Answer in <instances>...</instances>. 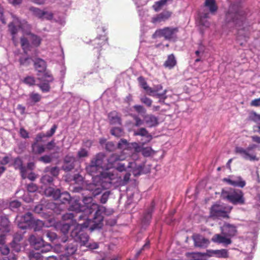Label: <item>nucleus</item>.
I'll return each instance as SVG.
<instances>
[{
  "label": "nucleus",
  "instance_id": "obj_1",
  "mask_svg": "<svg viewBox=\"0 0 260 260\" xmlns=\"http://www.w3.org/2000/svg\"><path fill=\"white\" fill-rule=\"evenodd\" d=\"M92 196L84 197L82 202L83 205H81L79 201L76 199V201L72 203L70 206L71 211H75L78 215V221H82V219H86L88 217L91 219L92 214L94 213L92 219L94 223V226L92 229L99 226L100 222L103 221V213L106 212L105 207L100 206L96 203H92Z\"/></svg>",
  "mask_w": 260,
  "mask_h": 260
},
{
  "label": "nucleus",
  "instance_id": "obj_2",
  "mask_svg": "<svg viewBox=\"0 0 260 260\" xmlns=\"http://www.w3.org/2000/svg\"><path fill=\"white\" fill-rule=\"evenodd\" d=\"M228 26H234L237 30V38L242 45L248 37L250 24L247 21L245 13L237 5H232L225 15Z\"/></svg>",
  "mask_w": 260,
  "mask_h": 260
},
{
  "label": "nucleus",
  "instance_id": "obj_3",
  "mask_svg": "<svg viewBox=\"0 0 260 260\" xmlns=\"http://www.w3.org/2000/svg\"><path fill=\"white\" fill-rule=\"evenodd\" d=\"M118 180L117 174L110 171H105L101 173L100 176L92 177V182L86 183L84 189L90 192L92 196L100 194L104 189L109 188L112 184L116 183Z\"/></svg>",
  "mask_w": 260,
  "mask_h": 260
},
{
  "label": "nucleus",
  "instance_id": "obj_4",
  "mask_svg": "<svg viewBox=\"0 0 260 260\" xmlns=\"http://www.w3.org/2000/svg\"><path fill=\"white\" fill-rule=\"evenodd\" d=\"M82 220H83V222L78 223L71 232V237L75 241L78 242L81 245L85 246L90 249L98 248V244L97 243L89 242V236L84 232V229L89 228L90 231H93L95 229H100L103 225V222H100L99 226L92 229V228L94 226V223H95L93 220L89 219L88 217L86 219H82Z\"/></svg>",
  "mask_w": 260,
  "mask_h": 260
},
{
  "label": "nucleus",
  "instance_id": "obj_5",
  "mask_svg": "<svg viewBox=\"0 0 260 260\" xmlns=\"http://www.w3.org/2000/svg\"><path fill=\"white\" fill-rule=\"evenodd\" d=\"M123 158L111 155L108 159H105L104 154L99 153L91 159L90 164L86 167V170L92 177L100 176L101 173L105 171H110L117 174L115 170H110V168L113 166V162L115 160Z\"/></svg>",
  "mask_w": 260,
  "mask_h": 260
},
{
  "label": "nucleus",
  "instance_id": "obj_6",
  "mask_svg": "<svg viewBox=\"0 0 260 260\" xmlns=\"http://www.w3.org/2000/svg\"><path fill=\"white\" fill-rule=\"evenodd\" d=\"M13 20L9 24V29L12 35V40L14 42L15 40V35L18 31V27L22 30L26 35L30 36V40L32 45L35 47H38L40 45L42 39L40 37L30 33V25L25 20H20L15 16H13Z\"/></svg>",
  "mask_w": 260,
  "mask_h": 260
},
{
  "label": "nucleus",
  "instance_id": "obj_7",
  "mask_svg": "<svg viewBox=\"0 0 260 260\" xmlns=\"http://www.w3.org/2000/svg\"><path fill=\"white\" fill-rule=\"evenodd\" d=\"M122 150V152L120 155L116 153L112 154L116 155L119 158H123V159H117L115 160L113 162V166L110 168V170H111V169L115 168L117 171L122 172L126 171V169H127L128 171L132 172L135 176L140 175L142 173L144 166V164L139 162L138 160L129 162L126 165L125 163L119 162V161L125 159L127 157L128 155L130 154V153L127 150H124V149Z\"/></svg>",
  "mask_w": 260,
  "mask_h": 260
},
{
  "label": "nucleus",
  "instance_id": "obj_8",
  "mask_svg": "<svg viewBox=\"0 0 260 260\" xmlns=\"http://www.w3.org/2000/svg\"><path fill=\"white\" fill-rule=\"evenodd\" d=\"M118 148L119 149L127 150L130 154L132 153V157L135 159L137 156V153L142 152L144 156H150L152 153L151 147L143 148L136 142L128 143L125 139H121L118 143Z\"/></svg>",
  "mask_w": 260,
  "mask_h": 260
},
{
  "label": "nucleus",
  "instance_id": "obj_9",
  "mask_svg": "<svg viewBox=\"0 0 260 260\" xmlns=\"http://www.w3.org/2000/svg\"><path fill=\"white\" fill-rule=\"evenodd\" d=\"M221 197L234 204H243L245 201L243 192L239 189L224 188L222 190Z\"/></svg>",
  "mask_w": 260,
  "mask_h": 260
},
{
  "label": "nucleus",
  "instance_id": "obj_10",
  "mask_svg": "<svg viewBox=\"0 0 260 260\" xmlns=\"http://www.w3.org/2000/svg\"><path fill=\"white\" fill-rule=\"evenodd\" d=\"M44 193L46 196L52 197L55 200L60 199L63 204L69 203L70 210H71L70 206L72 205V203L76 201V199H71L70 194L68 192L61 193L59 189H55L51 187L45 189Z\"/></svg>",
  "mask_w": 260,
  "mask_h": 260
},
{
  "label": "nucleus",
  "instance_id": "obj_11",
  "mask_svg": "<svg viewBox=\"0 0 260 260\" xmlns=\"http://www.w3.org/2000/svg\"><path fill=\"white\" fill-rule=\"evenodd\" d=\"M257 147L255 144H251L247 148L236 147L235 153L238 154L244 159L250 161H257L258 158L254 149Z\"/></svg>",
  "mask_w": 260,
  "mask_h": 260
},
{
  "label": "nucleus",
  "instance_id": "obj_12",
  "mask_svg": "<svg viewBox=\"0 0 260 260\" xmlns=\"http://www.w3.org/2000/svg\"><path fill=\"white\" fill-rule=\"evenodd\" d=\"M57 252H63L59 256L60 260H69V256L75 253L77 250V245L75 242L68 243L67 245L56 244L54 247Z\"/></svg>",
  "mask_w": 260,
  "mask_h": 260
},
{
  "label": "nucleus",
  "instance_id": "obj_13",
  "mask_svg": "<svg viewBox=\"0 0 260 260\" xmlns=\"http://www.w3.org/2000/svg\"><path fill=\"white\" fill-rule=\"evenodd\" d=\"M62 219L64 220H69V222L62 223L60 225V231L66 235L68 233L69 230L72 226H74V228L78 224L77 223V220L78 219V215L77 214H74L73 213H67L62 216Z\"/></svg>",
  "mask_w": 260,
  "mask_h": 260
},
{
  "label": "nucleus",
  "instance_id": "obj_14",
  "mask_svg": "<svg viewBox=\"0 0 260 260\" xmlns=\"http://www.w3.org/2000/svg\"><path fill=\"white\" fill-rule=\"evenodd\" d=\"M231 207L222 204L216 203L213 205L210 211L211 216L217 218H226L232 209Z\"/></svg>",
  "mask_w": 260,
  "mask_h": 260
},
{
  "label": "nucleus",
  "instance_id": "obj_15",
  "mask_svg": "<svg viewBox=\"0 0 260 260\" xmlns=\"http://www.w3.org/2000/svg\"><path fill=\"white\" fill-rule=\"evenodd\" d=\"M178 32V28L177 27H166L156 30L153 35V38L163 37L166 40H175L177 38Z\"/></svg>",
  "mask_w": 260,
  "mask_h": 260
},
{
  "label": "nucleus",
  "instance_id": "obj_16",
  "mask_svg": "<svg viewBox=\"0 0 260 260\" xmlns=\"http://www.w3.org/2000/svg\"><path fill=\"white\" fill-rule=\"evenodd\" d=\"M38 80L41 82L37 85L43 92L50 91V83L53 81V78L49 73H45L42 77H38Z\"/></svg>",
  "mask_w": 260,
  "mask_h": 260
},
{
  "label": "nucleus",
  "instance_id": "obj_17",
  "mask_svg": "<svg viewBox=\"0 0 260 260\" xmlns=\"http://www.w3.org/2000/svg\"><path fill=\"white\" fill-rule=\"evenodd\" d=\"M34 220L32 214L30 212H27L23 216H17L16 218L18 226L22 229L29 228Z\"/></svg>",
  "mask_w": 260,
  "mask_h": 260
},
{
  "label": "nucleus",
  "instance_id": "obj_18",
  "mask_svg": "<svg viewBox=\"0 0 260 260\" xmlns=\"http://www.w3.org/2000/svg\"><path fill=\"white\" fill-rule=\"evenodd\" d=\"M29 10L35 17L41 20H50L53 17V14L51 12L41 10L38 8L31 7L29 8Z\"/></svg>",
  "mask_w": 260,
  "mask_h": 260
},
{
  "label": "nucleus",
  "instance_id": "obj_19",
  "mask_svg": "<svg viewBox=\"0 0 260 260\" xmlns=\"http://www.w3.org/2000/svg\"><path fill=\"white\" fill-rule=\"evenodd\" d=\"M220 230L222 234L230 237L231 239L237 234V227L234 224L228 223H225L221 226Z\"/></svg>",
  "mask_w": 260,
  "mask_h": 260
},
{
  "label": "nucleus",
  "instance_id": "obj_20",
  "mask_svg": "<svg viewBox=\"0 0 260 260\" xmlns=\"http://www.w3.org/2000/svg\"><path fill=\"white\" fill-rule=\"evenodd\" d=\"M211 240L214 243L222 244L224 246H227L232 243V240L230 237L221 233V234H217L214 235L212 237Z\"/></svg>",
  "mask_w": 260,
  "mask_h": 260
},
{
  "label": "nucleus",
  "instance_id": "obj_21",
  "mask_svg": "<svg viewBox=\"0 0 260 260\" xmlns=\"http://www.w3.org/2000/svg\"><path fill=\"white\" fill-rule=\"evenodd\" d=\"M75 161L76 158L74 156L70 154L67 155L64 158L62 169L66 172L71 171L75 167Z\"/></svg>",
  "mask_w": 260,
  "mask_h": 260
},
{
  "label": "nucleus",
  "instance_id": "obj_22",
  "mask_svg": "<svg viewBox=\"0 0 260 260\" xmlns=\"http://www.w3.org/2000/svg\"><path fill=\"white\" fill-rule=\"evenodd\" d=\"M192 239L196 247L205 248L207 247L209 244V241L208 239L199 234L193 235L192 236Z\"/></svg>",
  "mask_w": 260,
  "mask_h": 260
},
{
  "label": "nucleus",
  "instance_id": "obj_23",
  "mask_svg": "<svg viewBox=\"0 0 260 260\" xmlns=\"http://www.w3.org/2000/svg\"><path fill=\"white\" fill-rule=\"evenodd\" d=\"M73 181L74 182L75 184L78 186H75L73 187V191L74 192H80L85 186L83 177L79 174H76L73 177Z\"/></svg>",
  "mask_w": 260,
  "mask_h": 260
},
{
  "label": "nucleus",
  "instance_id": "obj_24",
  "mask_svg": "<svg viewBox=\"0 0 260 260\" xmlns=\"http://www.w3.org/2000/svg\"><path fill=\"white\" fill-rule=\"evenodd\" d=\"M207 255L208 256H215L218 258H227L229 257V253L226 249L220 250H208Z\"/></svg>",
  "mask_w": 260,
  "mask_h": 260
},
{
  "label": "nucleus",
  "instance_id": "obj_25",
  "mask_svg": "<svg viewBox=\"0 0 260 260\" xmlns=\"http://www.w3.org/2000/svg\"><path fill=\"white\" fill-rule=\"evenodd\" d=\"M224 180L228 184L234 186L243 188L246 184L245 181L240 176H237L232 178H225Z\"/></svg>",
  "mask_w": 260,
  "mask_h": 260
},
{
  "label": "nucleus",
  "instance_id": "obj_26",
  "mask_svg": "<svg viewBox=\"0 0 260 260\" xmlns=\"http://www.w3.org/2000/svg\"><path fill=\"white\" fill-rule=\"evenodd\" d=\"M154 203L152 202L149 208L144 213L142 218V223L143 226L148 225L151 219V214L154 210Z\"/></svg>",
  "mask_w": 260,
  "mask_h": 260
},
{
  "label": "nucleus",
  "instance_id": "obj_27",
  "mask_svg": "<svg viewBox=\"0 0 260 260\" xmlns=\"http://www.w3.org/2000/svg\"><path fill=\"white\" fill-rule=\"evenodd\" d=\"M109 122L112 125H121V115L116 111L111 112L108 114Z\"/></svg>",
  "mask_w": 260,
  "mask_h": 260
},
{
  "label": "nucleus",
  "instance_id": "obj_28",
  "mask_svg": "<svg viewBox=\"0 0 260 260\" xmlns=\"http://www.w3.org/2000/svg\"><path fill=\"white\" fill-rule=\"evenodd\" d=\"M34 66L38 72L37 75L39 77H41V73H43L44 75V73H47L46 72V63L44 60L40 58L36 59L34 61Z\"/></svg>",
  "mask_w": 260,
  "mask_h": 260
},
{
  "label": "nucleus",
  "instance_id": "obj_29",
  "mask_svg": "<svg viewBox=\"0 0 260 260\" xmlns=\"http://www.w3.org/2000/svg\"><path fill=\"white\" fill-rule=\"evenodd\" d=\"M29 242L30 245L36 249L39 250L44 245V242L41 237H37L31 235L29 238Z\"/></svg>",
  "mask_w": 260,
  "mask_h": 260
},
{
  "label": "nucleus",
  "instance_id": "obj_30",
  "mask_svg": "<svg viewBox=\"0 0 260 260\" xmlns=\"http://www.w3.org/2000/svg\"><path fill=\"white\" fill-rule=\"evenodd\" d=\"M171 12L168 11H163L161 13L152 17V22L155 23L160 22L161 21H165L171 17Z\"/></svg>",
  "mask_w": 260,
  "mask_h": 260
},
{
  "label": "nucleus",
  "instance_id": "obj_31",
  "mask_svg": "<svg viewBox=\"0 0 260 260\" xmlns=\"http://www.w3.org/2000/svg\"><path fill=\"white\" fill-rule=\"evenodd\" d=\"M14 166L15 169L20 170L21 176L23 179L26 178V168L25 167L23 166L22 161L20 158L17 157L15 159L14 162Z\"/></svg>",
  "mask_w": 260,
  "mask_h": 260
},
{
  "label": "nucleus",
  "instance_id": "obj_32",
  "mask_svg": "<svg viewBox=\"0 0 260 260\" xmlns=\"http://www.w3.org/2000/svg\"><path fill=\"white\" fill-rule=\"evenodd\" d=\"M209 14L207 12H200L199 17L197 20V22L199 25L208 27L210 25L209 22L207 20L208 18Z\"/></svg>",
  "mask_w": 260,
  "mask_h": 260
},
{
  "label": "nucleus",
  "instance_id": "obj_33",
  "mask_svg": "<svg viewBox=\"0 0 260 260\" xmlns=\"http://www.w3.org/2000/svg\"><path fill=\"white\" fill-rule=\"evenodd\" d=\"M134 135L145 137V140L144 142L143 143V145L146 143L149 142L152 139V136L148 133V131L145 128H141L135 131Z\"/></svg>",
  "mask_w": 260,
  "mask_h": 260
},
{
  "label": "nucleus",
  "instance_id": "obj_34",
  "mask_svg": "<svg viewBox=\"0 0 260 260\" xmlns=\"http://www.w3.org/2000/svg\"><path fill=\"white\" fill-rule=\"evenodd\" d=\"M143 118L144 121L149 127L155 126L158 124V118L153 115H146Z\"/></svg>",
  "mask_w": 260,
  "mask_h": 260
},
{
  "label": "nucleus",
  "instance_id": "obj_35",
  "mask_svg": "<svg viewBox=\"0 0 260 260\" xmlns=\"http://www.w3.org/2000/svg\"><path fill=\"white\" fill-rule=\"evenodd\" d=\"M1 229L3 232H9V221L8 218L6 216H2L1 218Z\"/></svg>",
  "mask_w": 260,
  "mask_h": 260
},
{
  "label": "nucleus",
  "instance_id": "obj_36",
  "mask_svg": "<svg viewBox=\"0 0 260 260\" xmlns=\"http://www.w3.org/2000/svg\"><path fill=\"white\" fill-rule=\"evenodd\" d=\"M249 119L257 124V126H255L253 128V130L255 132V129L259 130L260 129V115L257 114L255 112H252L249 116Z\"/></svg>",
  "mask_w": 260,
  "mask_h": 260
},
{
  "label": "nucleus",
  "instance_id": "obj_37",
  "mask_svg": "<svg viewBox=\"0 0 260 260\" xmlns=\"http://www.w3.org/2000/svg\"><path fill=\"white\" fill-rule=\"evenodd\" d=\"M149 89V95L156 97L159 99V101L160 102L161 100L164 101L166 99H167V96L166 95L167 90H165L162 93H159L157 92H155L154 90H152V88H150Z\"/></svg>",
  "mask_w": 260,
  "mask_h": 260
},
{
  "label": "nucleus",
  "instance_id": "obj_38",
  "mask_svg": "<svg viewBox=\"0 0 260 260\" xmlns=\"http://www.w3.org/2000/svg\"><path fill=\"white\" fill-rule=\"evenodd\" d=\"M205 6L207 7L211 13L216 12L217 9L215 0H205Z\"/></svg>",
  "mask_w": 260,
  "mask_h": 260
},
{
  "label": "nucleus",
  "instance_id": "obj_39",
  "mask_svg": "<svg viewBox=\"0 0 260 260\" xmlns=\"http://www.w3.org/2000/svg\"><path fill=\"white\" fill-rule=\"evenodd\" d=\"M176 64V60L173 54L168 56L167 60L165 62V66L170 69L173 68Z\"/></svg>",
  "mask_w": 260,
  "mask_h": 260
},
{
  "label": "nucleus",
  "instance_id": "obj_40",
  "mask_svg": "<svg viewBox=\"0 0 260 260\" xmlns=\"http://www.w3.org/2000/svg\"><path fill=\"white\" fill-rule=\"evenodd\" d=\"M43 222L39 219H34L29 228H32L35 231H39L43 226Z\"/></svg>",
  "mask_w": 260,
  "mask_h": 260
},
{
  "label": "nucleus",
  "instance_id": "obj_41",
  "mask_svg": "<svg viewBox=\"0 0 260 260\" xmlns=\"http://www.w3.org/2000/svg\"><path fill=\"white\" fill-rule=\"evenodd\" d=\"M33 152L36 154H41L45 151V147L42 145H40L35 142L32 144Z\"/></svg>",
  "mask_w": 260,
  "mask_h": 260
},
{
  "label": "nucleus",
  "instance_id": "obj_42",
  "mask_svg": "<svg viewBox=\"0 0 260 260\" xmlns=\"http://www.w3.org/2000/svg\"><path fill=\"white\" fill-rule=\"evenodd\" d=\"M172 0H160L155 3L153 8L156 12L159 11L167 3V2H172Z\"/></svg>",
  "mask_w": 260,
  "mask_h": 260
},
{
  "label": "nucleus",
  "instance_id": "obj_43",
  "mask_svg": "<svg viewBox=\"0 0 260 260\" xmlns=\"http://www.w3.org/2000/svg\"><path fill=\"white\" fill-rule=\"evenodd\" d=\"M21 47L25 53H27V51L30 49V45L28 40L24 37L21 38Z\"/></svg>",
  "mask_w": 260,
  "mask_h": 260
},
{
  "label": "nucleus",
  "instance_id": "obj_44",
  "mask_svg": "<svg viewBox=\"0 0 260 260\" xmlns=\"http://www.w3.org/2000/svg\"><path fill=\"white\" fill-rule=\"evenodd\" d=\"M111 134L116 137H120L123 136V132L120 127H114L111 129Z\"/></svg>",
  "mask_w": 260,
  "mask_h": 260
},
{
  "label": "nucleus",
  "instance_id": "obj_45",
  "mask_svg": "<svg viewBox=\"0 0 260 260\" xmlns=\"http://www.w3.org/2000/svg\"><path fill=\"white\" fill-rule=\"evenodd\" d=\"M53 181V178L49 175H45L42 177L41 182L44 185L50 184Z\"/></svg>",
  "mask_w": 260,
  "mask_h": 260
},
{
  "label": "nucleus",
  "instance_id": "obj_46",
  "mask_svg": "<svg viewBox=\"0 0 260 260\" xmlns=\"http://www.w3.org/2000/svg\"><path fill=\"white\" fill-rule=\"evenodd\" d=\"M29 256L30 260H42V255L39 252L31 251Z\"/></svg>",
  "mask_w": 260,
  "mask_h": 260
},
{
  "label": "nucleus",
  "instance_id": "obj_47",
  "mask_svg": "<svg viewBox=\"0 0 260 260\" xmlns=\"http://www.w3.org/2000/svg\"><path fill=\"white\" fill-rule=\"evenodd\" d=\"M44 235L48 238V239L51 242L55 240L57 238V235L55 233L49 231L45 232Z\"/></svg>",
  "mask_w": 260,
  "mask_h": 260
},
{
  "label": "nucleus",
  "instance_id": "obj_48",
  "mask_svg": "<svg viewBox=\"0 0 260 260\" xmlns=\"http://www.w3.org/2000/svg\"><path fill=\"white\" fill-rule=\"evenodd\" d=\"M23 82L29 86H32L35 85L36 80L33 77L27 76L24 78Z\"/></svg>",
  "mask_w": 260,
  "mask_h": 260
},
{
  "label": "nucleus",
  "instance_id": "obj_49",
  "mask_svg": "<svg viewBox=\"0 0 260 260\" xmlns=\"http://www.w3.org/2000/svg\"><path fill=\"white\" fill-rule=\"evenodd\" d=\"M138 80L141 84V87L143 89L146 90L147 91V92L148 93V94H149V89H150L151 88L148 86V85H147V83L146 82V81H145L144 79L142 77H140L138 78Z\"/></svg>",
  "mask_w": 260,
  "mask_h": 260
},
{
  "label": "nucleus",
  "instance_id": "obj_50",
  "mask_svg": "<svg viewBox=\"0 0 260 260\" xmlns=\"http://www.w3.org/2000/svg\"><path fill=\"white\" fill-rule=\"evenodd\" d=\"M106 43L107 40L104 36L100 38H97L94 40V45L98 44V45L100 46V47L105 45Z\"/></svg>",
  "mask_w": 260,
  "mask_h": 260
},
{
  "label": "nucleus",
  "instance_id": "obj_51",
  "mask_svg": "<svg viewBox=\"0 0 260 260\" xmlns=\"http://www.w3.org/2000/svg\"><path fill=\"white\" fill-rule=\"evenodd\" d=\"M29 97L30 100L35 103L39 102L41 99V95L35 92L31 93L29 95Z\"/></svg>",
  "mask_w": 260,
  "mask_h": 260
},
{
  "label": "nucleus",
  "instance_id": "obj_52",
  "mask_svg": "<svg viewBox=\"0 0 260 260\" xmlns=\"http://www.w3.org/2000/svg\"><path fill=\"white\" fill-rule=\"evenodd\" d=\"M88 155V151L87 149L84 148H81L78 152L77 156L78 158H82L87 156Z\"/></svg>",
  "mask_w": 260,
  "mask_h": 260
},
{
  "label": "nucleus",
  "instance_id": "obj_53",
  "mask_svg": "<svg viewBox=\"0 0 260 260\" xmlns=\"http://www.w3.org/2000/svg\"><path fill=\"white\" fill-rule=\"evenodd\" d=\"M20 206V203L18 201L14 200L10 203L9 208L12 210L14 211Z\"/></svg>",
  "mask_w": 260,
  "mask_h": 260
},
{
  "label": "nucleus",
  "instance_id": "obj_54",
  "mask_svg": "<svg viewBox=\"0 0 260 260\" xmlns=\"http://www.w3.org/2000/svg\"><path fill=\"white\" fill-rule=\"evenodd\" d=\"M31 58L30 57H21L19 59L20 64L21 66H28L30 63Z\"/></svg>",
  "mask_w": 260,
  "mask_h": 260
},
{
  "label": "nucleus",
  "instance_id": "obj_55",
  "mask_svg": "<svg viewBox=\"0 0 260 260\" xmlns=\"http://www.w3.org/2000/svg\"><path fill=\"white\" fill-rule=\"evenodd\" d=\"M57 128V126L56 124H54L52 127L51 128L50 130L49 131H48L46 132V134H45L46 137H51L52 136L54 133H55V131Z\"/></svg>",
  "mask_w": 260,
  "mask_h": 260
},
{
  "label": "nucleus",
  "instance_id": "obj_56",
  "mask_svg": "<svg viewBox=\"0 0 260 260\" xmlns=\"http://www.w3.org/2000/svg\"><path fill=\"white\" fill-rule=\"evenodd\" d=\"M134 108L137 112L141 114H145L146 112V109L141 105H135Z\"/></svg>",
  "mask_w": 260,
  "mask_h": 260
},
{
  "label": "nucleus",
  "instance_id": "obj_57",
  "mask_svg": "<svg viewBox=\"0 0 260 260\" xmlns=\"http://www.w3.org/2000/svg\"><path fill=\"white\" fill-rule=\"evenodd\" d=\"M140 100L142 103L145 104L148 107H150L152 105V100L146 96L142 97Z\"/></svg>",
  "mask_w": 260,
  "mask_h": 260
},
{
  "label": "nucleus",
  "instance_id": "obj_58",
  "mask_svg": "<svg viewBox=\"0 0 260 260\" xmlns=\"http://www.w3.org/2000/svg\"><path fill=\"white\" fill-rule=\"evenodd\" d=\"M149 243H150V242L149 240H148L146 243L143 245V246L142 247V248L139 250L136 254L135 255V258H137L139 255L140 254H141V253L142 252V251L146 249H147L149 248Z\"/></svg>",
  "mask_w": 260,
  "mask_h": 260
},
{
  "label": "nucleus",
  "instance_id": "obj_59",
  "mask_svg": "<svg viewBox=\"0 0 260 260\" xmlns=\"http://www.w3.org/2000/svg\"><path fill=\"white\" fill-rule=\"evenodd\" d=\"M27 189L28 192H34L38 189V187L36 184L31 183L27 185Z\"/></svg>",
  "mask_w": 260,
  "mask_h": 260
},
{
  "label": "nucleus",
  "instance_id": "obj_60",
  "mask_svg": "<svg viewBox=\"0 0 260 260\" xmlns=\"http://www.w3.org/2000/svg\"><path fill=\"white\" fill-rule=\"evenodd\" d=\"M10 250L8 247L6 245L0 246V252L3 255H7L9 253Z\"/></svg>",
  "mask_w": 260,
  "mask_h": 260
},
{
  "label": "nucleus",
  "instance_id": "obj_61",
  "mask_svg": "<svg viewBox=\"0 0 260 260\" xmlns=\"http://www.w3.org/2000/svg\"><path fill=\"white\" fill-rule=\"evenodd\" d=\"M39 160L41 161H43L45 163H49L51 161L52 158L50 155H45L43 156H41Z\"/></svg>",
  "mask_w": 260,
  "mask_h": 260
},
{
  "label": "nucleus",
  "instance_id": "obj_62",
  "mask_svg": "<svg viewBox=\"0 0 260 260\" xmlns=\"http://www.w3.org/2000/svg\"><path fill=\"white\" fill-rule=\"evenodd\" d=\"M109 194H110L109 191H106L105 192H104L101 197V202L103 204L106 203L108 200Z\"/></svg>",
  "mask_w": 260,
  "mask_h": 260
},
{
  "label": "nucleus",
  "instance_id": "obj_63",
  "mask_svg": "<svg viewBox=\"0 0 260 260\" xmlns=\"http://www.w3.org/2000/svg\"><path fill=\"white\" fill-rule=\"evenodd\" d=\"M250 105L252 107H260V98L252 100Z\"/></svg>",
  "mask_w": 260,
  "mask_h": 260
},
{
  "label": "nucleus",
  "instance_id": "obj_64",
  "mask_svg": "<svg viewBox=\"0 0 260 260\" xmlns=\"http://www.w3.org/2000/svg\"><path fill=\"white\" fill-rule=\"evenodd\" d=\"M51 174L54 176H57L59 174V169L57 167H52L50 170Z\"/></svg>",
  "mask_w": 260,
  "mask_h": 260
}]
</instances>
